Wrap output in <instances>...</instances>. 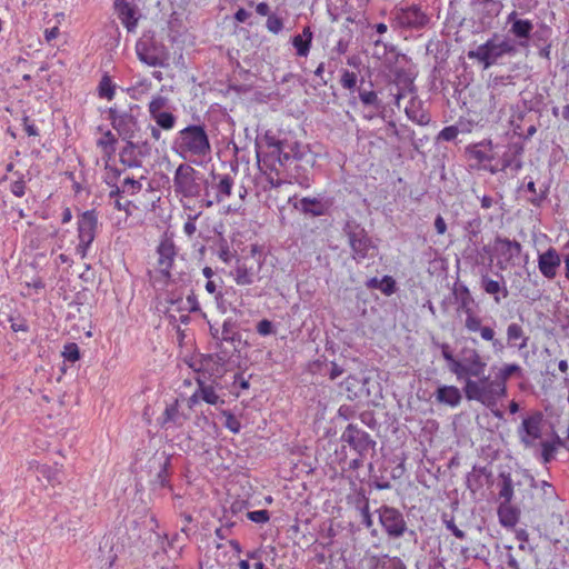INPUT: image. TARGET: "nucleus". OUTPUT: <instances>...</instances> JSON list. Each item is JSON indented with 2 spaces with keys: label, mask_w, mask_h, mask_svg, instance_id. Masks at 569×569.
I'll list each match as a JSON object with an SVG mask.
<instances>
[{
  "label": "nucleus",
  "mask_w": 569,
  "mask_h": 569,
  "mask_svg": "<svg viewBox=\"0 0 569 569\" xmlns=\"http://www.w3.org/2000/svg\"><path fill=\"white\" fill-rule=\"evenodd\" d=\"M303 156L305 150L300 142L278 140L266 134L264 144L257 157L259 168L270 186V199L277 200L280 189L288 184H298L302 189L310 188V178L300 172L297 163Z\"/></svg>",
  "instance_id": "nucleus-1"
},
{
  "label": "nucleus",
  "mask_w": 569,
  "mask_h": 569,
  "mask_svg": "<svg viewBox=\"0 0 569 569\" xmlns=\"http://www.w3.org/2000/svg\"><path fill=\"white\" fill-rule=\"evenodd\" d=\"M176 151L184 160L196 162L208 157L211 146L208 134L202 126L191 124L178 132Z\"/></svg>",
  "instance_id": "nucleus-2"
},
{
  "label": "nucleus",
  "mask_w": 569,
  "mask_h": 569,
  "mask_svg": "<svg viewBox=\"0 0 569 569\" xmlns=\"http://www.w3.org/2000/svg\"><path fill=\"white\" fill-rule=\"evenodd\" d=\"M176 257L174 242L167 237L162 238L156 248V260L148 270L150 282L154 287H167L170 283Z\"/></svg>",
  "instance_id": "nucleus-3"
},
{
  "label": "nucleus",
  "mask_w": 569,
  "mask_h": 569,
  "mask_svg": "<svg viewBox=\"0 0 569 569\" xmlns=\"http://www.w3.org/2000/svg\"><path fill=\"white\" fill-rule=\"evenodd\" d=\"M465 397L469 401H477L485 407L492 409L498 401L506 397L502 383H498L496 379L491 380L488 376L475 379H467L463 385Z\"/></svg>",
  "instance_id": "nucleus-4"
},
{
  "label": "nucleus",
  "mask_w": 569,
  "mask_h": 569,
  "mask_svg": "<svg viewBox=\"0 0 569 569\" xmlns=\"http://www.w3.org/2000/svg\"><path fill=\"white\" fill-rule=\"evenodd\" d=\"M498 40V36L495 34L485 43L478 46L475 50H470L468 52V58L477 60L482 64L483 69H488L496 64L503 56L513 54L516 52L515 46L509 40Z\"/></svg>",
  "instance_id": "nucleus-5"
},
{
  "label": "nucleus",
  "mask_w": 569,
  "mask_h": 569,
  "mask_svg": "<svg viewBox=\"0 0 569 569\" xmlns=\"http://www.w3.org/2000/svg\"><path fill=\"white\" fill-rule=\"evenodd\" d=\"M98 229V214L96 210H87L78 217V243L74 253L81 259L87 258L88 251L96 239Z\"/></svg>",
  "instance_id": "nucleus-6"
},
{
  "label": "nucleus",
  "mask_w": 569,
  "mask_h": 569,
  "mask_svg": "<svg viewBox=\"0 0 569 569\" xmlns=\"http://www.w3.org/2000/svg\"><path fill=\"white\" fill-rule=\"evenodd\" d=\"M173 188L177 196L197 198L201 192L200 173L190 164L181 163L173 176Z\"/></svg>",
  "instance_id": "nucleus-7"
},
{
  "label": "nucleus",
  "mask_w": 569,
  "mask_h": 569,
  "mask_svg": "<svg viewBox=\"0 0 569 569\" xmlns=\"http://www.w3.org/2000/svg\"><path fill=\"white\" fill-rule=\"evenodd\" d=\"M250 253L251 257H246L242 260L237 261L233 271V279L238 286H250L260 280L259 272L263 262L260 257L256 258L258 247L252 246Z\"/></svg>",
  "instance_id": "nucleus-8"
},
{
  "label": "nucleus",
  "mask_w": 569,
  "mask_h": 569,
  "mask_svg": "<svg viewBox=\"0 0 569 569\" xmlns=\"http://www.w3.org/2000/svg\"><path fill=\"white\" fill-rule=\"evenodd\" d=\"M520 252L521 244L518 241L501 237L495 239L491 249L492 257L496 259V264L500 270H508L513 267Z\"/></svg>",
  "instance_id": "nucleus-9"
},
{
  "label": "nucleus",
  "mask_w": 569,
  "mask_h": 569,
  "mask_svg": "<svg viewBox=\"0 0 569 569\" xmlns=\"http://www.w3.org/2000/svg\"><path fill=\"white\" fill-rule=\"evenodd\" d=\"M487 363L478 351L472 350L470 356L455 363V376L458 380L480 378L485 376Z\"/></svg>",
  "instance_id": "nucleus-10"
},
{
  "label": "nucleus",
  "mask_w": 569,
  "mask_h": 569,
  "mask_svg": "<svg viewBox=\"0 0 569 569\" xmlns=\"http://www.w3.org/2000/svg\"><path fill=\"white\" fill-rule=\"evenodd\" d=\"M379 520L391 538H400L407 530V523L402 513L396 508L383 506L379 509Z\"/></svg>",
  "instance_id": "nucleus-11"
},
{
  "label": "nucleus",
  "mask_w": 569,
  "mask_h": 569,
  "mask_svg": "<svg viewBox=\"0 0 569 569\" xmlns=\"http://www.w3.org/2000/svg\"><path fill=\"white\" fill-rule=\"evenodd\" d=\"M341 440L348 443L360 457L375 445L368 432L352 423L346 427Z\"/></svg>",
  "instance_id": "nucleus-12"
},
{
  "label": "nucleus",
  "mask_w": 569,
  "mask_h": 569,
  "mask_svg": "<svg viewBox=\"0 0 569 569\" xmlns=\"http://www.w3.org/2000/svg\"><path fill=\"white\" fill-rule=\"evenodd\" d=\"M465 312V328L467 329V331L470 333L479 332L482 340L491 342L495 349L501 350L502 345L499 340L495 338L496 331L493 330V328L489 326H481V318L478 317L471 308H467Z\"/></svg>",
  "instance_id": "nucleus-13"
},
{
  "label": "nucleus",
  "mask_w": 569,
  "mask_h": 569,
  "mask_svg": "<svg viewBox=\"0 0 569 569\" xmlns=\"http://www.w3.org/2000/svg\"><path fill=\"white\" fill-rule=\"evenodd\" d=\"M348 237L353 259L357 261L366 259L369 254V250L372 249L373 246L365 229L349 232Z\"/></svg>",
  "instance_id": "nucleus-14"
},
{
  "label": "nucleus",
  "mask_w": 569,
  "mask_h": 569,
  "mask_svg": "<svg viewBox=\"0 0 569 569\" xmlns=\"http://www.w3.org/2000/svg\"><path fill=\"white\" fill-rule=\"evenodd\" d=\"M398 19L402 26L415 29L423 28L429 22L427 13L416 4L402 8Z\"/></svg>",
  "instance_id": "nucleus-15"
},
{
  "label": "nucleus",
  "mask_w": 569,
  "mask_h": 569,
  "mask_svg": "<svg viewBox=\"0 0 569 569\" xmlns=\"http://www.w3.org/2000/svg\"><path fill=\"white\" fill-rule=\"evenodd\" d=\"M541 422L542 415L540 412H536L522 420L520 432H523V435H521V442L526 447L532 446L535 440L541 437Z\"/></svg>",
  "instance_id": "nucleus-16"
},
{
  "label": "nucleus",
  "mask_w": 569,
  "mask_h": 569,
  "mask_svg": "<svg viewBox=\"0 0 569 569\" xmlns=\"http://www.w3.org/2000/svg\"><path fill=\"white\" fill-rule=\"evenodd\" d=\"M560 263V256L555 248H549L546 252L539 254L538 268L547 279H553L557 276Z\"/></svg>",
  "instance_id": "nucleus-17"
},
{
  "label": "nucleus",
  "mask_w": 569,
  "mask_h": 569,
  "mask_svg": "<svg viewBox=\"0 0 569 569\" xmlns=\"http://www.w3.org/2000/svg\"><path fill=\"white\" fill-rule=\"evenodd\" d=\"M114 9L121 23L129 32L134 31L138 18L136 17V6L129 0H116Z\"/></svg>",
  "instance_id": "nucleus-18"
},
{
  "label": "nucleus",
  "mask_w": 569,
  "mask_h": 569,
  "mask_svg": "<svg viewBox=\"0 0 569 569\" xmlns=\"http://www.w3.org/2000/svg\"><path fill=\"white\" fill-rule=\"evenodd\" d=\"M136 52L139 60L150 67H162L164 57L147 41H138Z\"/></svg>",
  "instance_id": "nucleus-19"
},
{
  "label": "nucleus",
  "mask_w": 569,
  "mask_h": 569,
  "mask_svg": "<svg viewBox=\"0 0 569 569\" xmlns=\"http://www.w3.org/2000/svg\"><path fill=\"white\" fill-rule=\"evenodd\" d=\"M499 523L505 528H515L520 518V510L511 503H500L497 509Z\"/></svg>",
  "instance_id": "nucleus-20"
},
{
  "label": "nucleus",
  "mask_w": 569,
  "mask_h": 569,
  "mask_svg": "<svg viewBox=\"0 0 569 569\" xmlns=\"http://www.w3.org/2000/svg\"><path fill=\"white\" fill-rule=\"evenodd\" d=\"M406 116L419 126H427L430 122V114L422 108L421 100L410 99L405 108Z\"/></svg>",
  "instance_id": "nucleus-21"
},
{
  "label": "nucleus",
  "mask_w": 569,
  "mask_h": 569,
  "mask_svg": "<svg viewBox=\"0 0 569 569\" xmlns=\"http://www.w3.org/2000/svg\"><path fill=\"white\" fill-rule=\"evenodd\" d=\"M462 396L456 386H440L436 391V400L439 403L450 407H457L461 402Z\"/></svg>",
  "instance_id": "nucleus-22"
},
{
  "label": "nucleus",
  "mask_w": 569,
  "mask_h": 569,
  "mask_svg": "<svg viewBox=\"0 0 569 569\" xmlns=\"http://www.w3.org/2000/svg\"><path fill=\"white\" fill-rule=\"evenodd\" d=\"M516 16L517 13L515 11L508 16V22L512 21L510 31L516 38L528 40L533 29V24L528 19H516Z\"/></svg>",
  "instance_id": "nucleus-23"
},
{
  "label": "nucleus",
  "mask_w": 569,
  "mask_h": 569,
  "mask_svg": "<svg viewBox=\"0 0 569 569\" xmlns=\"http://www.w3.org/2000/svg\"><path fill=\"white\" fill-rule=\"evenodd\" d=\"M143 177H140L139 179H136L133 177H126L119 186H114L112 188V194H118V192H121L126 197H134L141 192L143 187Z\"/></svg>",
  "instance_id": "nucleus-24"
},
{
  "label": "nucleus",
  "mask_w": 569,
  "mask_h": 569,
  "mask_svg": "<svg viewBox=\"0 0 569 569\" xmlns=\"http://www.w3.org/2000/svg\"><path fill=\"white\" fill-rule=\"evenodd\" d=\"M187 420V417L179 411V403L176 400L173 403L167 406L163 412L162 425L166 428L170 427H182Z\"/></svg>",
  "instance_id": "nucleus-25"
},
{
  "label": "nucleus",
  "mask_w": 569,
  "mask_h": 569,
  "mask_svg": "<svg viewBox=\"0 0 569 569\" xmlns=\"http://www.w3.org/2000/svg\"><path fill=\"white\" fill-rule=\"evenodd\" d=\"M312 38L313 34L310 27H305L302 33L292 38V46L295 47L298 57H307L309 54Z\"/></svg>",
  "instance_id": "nucleus-26"
},
{
  "label": "nucleus",
  "mask_w": 569,
  "mask_h": 569,
  "mask_svg": "<svg viewBox=\"0 0 569 569\" xmlns=\"http://www.w3.org/2000/svg\"><path fill=\"white\" fill-rule=\"evenodd\" d=\"M507 340L508 343L518 349H523L528 345V337L525 333L523 328L516 322H512L507 328Z\"/></svg>",
  "instance_id": "nucleus-27"
},
{
  "label": "nucleus",
  "mask_w": 569,
  "mask_h": 569,
  "mask_svg": "<svg viewBox=\"0 0 569 569\" xmlns=\"http://www.w3.org/2000/svg\"><path fill=\"white\" fill-rule=\"evenodd\" d=\"M293 207L303 213H310L312 216L323 214V207L317 198L305 197L293 202Z\"/></svg>",
  "instance_id": "nucleus-28"
},
{
  "label": "nucleus",
  "mask_w": 569,
  "mask_h": 569,
  "mask_svg": "<svg viewBox=\"0 0 569 569\" xmlns=\"http://www.w3.org/2000/svg\"><path fill=\"white\" fill-rule=\"evenodd\" d=\"M109 199L113 201V207L116 210L124 212L126 218L130 217L137 209V206L133 203V201L128 199V197L121 192H118V194H112V189L109 192Z\"/></svg>",
  "instance_id": "nucleus-29"
},
{
  "label": "nucleus",
  "mask_w": 569,
  "mask_h": 569,
  "mask_svg": "<svg viewBox=\"0 0 569 569\" xmlns=\"http://www.w3.org/2000/svg\"><path fill=\"white\" fill-rule=\"evenodd\" d=\"M240 339L241 335L237 330L236 321L231 318L226 319L221 327L220 345L222 342L234 343L236 341H240Z\"/></svg>",
  "instance_id": "nucleus-30"
},
{
  "label": "nucleus",
  "mask_w": 569,
  "mask_h": 569,
  "mask_svg": "<svg viewBox=\"0 0 569 569\" xmlns=\"http://www.w3.org/2000/svg\"><path fill=\"white\" fill-rule=\"evenodd\" d=\"M197 382L199 396L201 397L202 401L212 406H216L218 403H224V401L220 399L219 395L216 392V389L212 386L206 385L202 380L199 379L197 380Z\"/></svg>",
  "instance_id": "nucleus-31"
},
{
  "label": "nucleus",
  "mask_w": 569,
  "mask_h": 569,
  "mask_svg": "<svg viewBox=\"0 0 569 569\" xmlns=\"http://www.w3.org/2000/svg\"><path fill=\"white\" fill-rule=\"evenodd\" d=\"M521 371L520 366L516 363H506L497 371L495 379L500 385L503 386L505 395L507 396V381L516 373Z\"/></svg>",
  "instance_id": "nucleus-32"
},
{
  "label": "nucleus",
  "mask_w": 569,
  "mask_h": 569,
  "mask_svg": "<svg viewBox=\"0 0 569 569\" xmlns=\"http://www.w3.org/2000/svg\"><path fill=\"white\" fill-rule=\"evenodd\" d=\"M116 144L117 138L110 130L103 131L101 137L97 140L98 148H100L106 156H111L116 151Z\"/></svg>",
  "instance_id": "nucleus-33"
},
{
  "label": "nucleus",
  "mask_w": 569,
  "mask_h": 569,
  "mask_svg": "<svg viewBox=\"0 0 569 569\" xmlns=\"http://www.w3.org/2000/svg\"><path fill=\"white\" fill-rule=\"evenodd\" d=\"M37 471L42 476L51 486L61 483L60 469L49 465H41L37 467Z\"/></svg>",
  "instance_id": "nucleus-34"
},
{
  "label": "nucleus",
  "mask_w": 569,
  "mask_h": 569,
  "mask_svg": "<svg viewBox=\"0 0 569 569\" xmlns=\"http://www.w3.org/2000/svg\"><path fill=\"white\" fill-rule=\"evenodd\" d=\"M162 130L170 131L174 128L177 118L172 112L163 111L151 118Z\"/></svg>",
  "instance_id": "nucleus-35"
},
{
  "label": "nucleus",
  "mask_w": 569,
  "mask_h": 569,
  "mask_svg": "<svg viewBox=\"0 0 569 569\" xmlns=\"http://www.w3.org/2000/svg\"><path fill=\"white\" fill-rule=\"evenodd\" d=\"M483 290L491 296H495L496 302H500V298L497 296L499 292H503V297L508 296V290L500 284L499 281L485 277L482 279Z\"/></svg>",
  "instance_id": "nucleus-36"
},
{
  "label": "nucleus",
  "mask_w": 569,
  "mask_h": 569,
  "mask_svg": "<svg viewBox=\"0 0 569 569\" xmlns=\"http://www.w3.org/2000/svg\"><path fill=\"white\" fill-rule=\"evenodd\" d=\"M116 93V86L108 74H104L98 86V94L100 98L112 100Z\"/></svg>",
  "instance_id": "nucleus-37"
},
{
  "label": "nucleus",
  "mask_w": 569,
  "mask_h": 569,
  "mask_svg": "<svg viewBox=\"0 0 569 569\" xmlns=\"http://www.w3.org/2000/svg\"><path fill=\"white\" fill-rule=\"evenodd\" d=\"M233 179L230 176H223L217 184V201L221 202L231 196Z\"/></svg>",
  "instance_id": "nucleus-38"
},
{
  "label": "nucleus",
  "mask_w": 569,
  "mask_h": 569,
  "mask_svg": "<svg viewBox=\"0 0 569 569\" xmlns=\"http://www.w3.org/2000/svg\"><path fill=\"white\" fill-rule=\"evenodd\" d=\"M467 152L469 153L470 158L477 160L479 163L491 160L488 150L482 143L468 147Z\"/></svg>",
  "instance_id": "nucleus-39"
},
{
  "label": "nucleus",
  "mask_w": 569,
  "mask_h": 569,
  "mask_svg": "<svg viewBox=\"0 0 569 569\" xmlns=\"http://www.w3.org/2000/svg\"><path fill=\"white\" fill-rule=\"evenodd\" d=\"M499 498L502 500L500 503H511L513 498V483L509 476L502 479Z\"/></svg>",
  "instance_id": "nucleus-40"
},
{
  "label": "nucleus",
  "mask_w": 569,
  "mask_h": 569,
  "mask_svg": "<svg viewBox=\"0 0 569 569\" xmlns=\"http://www.w3.org/2000/svg\"><path fill=\"white\" fill-rule=\"evenodd\" d=\"M557 445H562V441L559 438H557V442H541V459L543 463H549L555 458Z\"/></svg>",
  "instance_id": "nucleus-41"
},
{
  "label": "nucleus",
  "mask_w": 569,
  "mask_h": 569,
  "mask_svg": "<svg viewBox=\"0 0 569 569\" xmlns=\"http://www.w3.org/2000/svg\"><path fill=\"white\" fill-rule=\"evenodd\" d=\"M167 103L168 99L166 97L160 94L152 97L148 103V112L150 118H152L154 114L166 111L164 108L167 107Z\"/></svg>",
  "instance_id": "nucleus-42"
},
{
  "label": "nucleus",
  "mask_w": 569,
  "mask_h": 569,
  "mask_svg": "<svg viewBox=\"0 0 569 569\" xmlns=\"http://www.w3.org/2000/svg\"><path fill=\"white\" fill-rule=\"evenodd\" d=\"M379 290L386 295L391 296L396 292V281L391 276H383L379 281Z\"/></svg>",
  "instance_id": "nucleus-43"
},
{
  "label": "nucleus",
  "mask_w": 569,
  "mask_h": 569,
  "mask_svg": "<svg viewBox=\"0 0 569 569\" xmlns=\"http://www.w3.org/2000/svg\"><path fill=\"white\" fill-rule=\"evenodd\" d=\"M62 356L70 362H76L80 359L79 347L74 342L67 343L63 347Z\"/></svg>",
  "instance_id": "nucleus-44"
},
{
  "label": "nucleus",
  "mask_w": 569,
  "mask_h": 569,
  "mask_svg": "<svg viewBox=\"0 0 569 569\" xmlns=\"http://www.w3.org/2000/svg\"><path fill=\"white\" fill-rule=\"evenodd\" d=\"M358 81V76L353 71L343 70L340 79V83L345 89L352 90L355 89Z\"/></svg>",
  "instance_id": "nucleus-45"
},
{
  "label": "nucleus",
  "mask_w": 569,
  "mask_h": 569,
  "mask_svg": "<svg viewBox=\"0 0 569 569\" xmlns=\"http://www.w3.org/2000/svg\"><path fill=\"white\" fill-rule=\"evenodd\" d=\"M222 415L226 417L224 427L232 433H238L241 429L239 419L230 411H223Z\"/></svg>",
  "instance_id": "nucleus-46"
},
{
  "label": "nucleus",
  "mask_w": 569,
  "mask_h": 569,
  "mask_svg": "<svg viewBox=\"0 0 569 569\" xmlns=\"http://www.w3.org/2000/svg\"><path fill=\"white\" fill-rule=\"evenodd\" d=\"M459 134V128L456 126H448L445 127L437 136L438 140L441 141H452L455 140Z\"/></svg>",
  "instance_id": "nucleus-47"
},
{
  "label": "nucleus",
  "mask_w": 569,
  "mask_h": 569,
  "mask_svg": "<svg viewBox=\"0 0 569 569\" xmlns=\"http://www.w3.org/2000/svg\"><path fill=\"white\" fill-rule=\"evenodd\" d=\"M247 518L256 523H266L270 520V513L268 510H254L247 513Z\"/></svg>",
  "instance_id": "nucleus-48"
},
{
  "label": "nucleus",
  "mask_w": 569,
  "mask_h": 569,
  "mask_svg": "<svg viewBox=\"0 0 569 569\" xmlns=\"http://www.w3.org/2000/svg\"><path fill=\"white\" fill-rule=\"evenodd\" d=\"M266 26L267 29L274 34L279 33L283 29L282 19L274 14L268 17Z\"/></svg>",
  "instance_id": "nucleus-49"
},
{
  "label": "nucleus",
  "mask_w": 569,
  "mask_h": 569,
  "mask_svg": "<svg viewBox=\"0 0 569 569\" xmlns=\"http://www.w3.org/2000/svg\"><path fill=\"white\" fill-rule=\"evenodd\" d=\"M26 189H27V186H26V181H24L23 177H19L17 180H14L10 183V191L16 197H19V198L23 197L26 194Z\"/></svg>",
  "instance_id": "nucleus-50"
},
{
  "label": "nucleus",
  "mask_w": 569,
  "mask_h": 569,
  "mask_svg": "<svg viewBox=\"0 0 569 569\" xmlns=\"http://www.w3.org/2000/svg\"><path fill=\"white\" fill-rule=\"evenodd\" d=\"M257 332L260 335V336H269L273 332V325L270 320L268 319H262L260 320L258 323H257Z\"/></svg>",
  "instance_id": "nucleus-51"
},
{
  "label": "nucleus",
  "mask_w": 569,
  "mask_h": 569,
  "mask_svg": "<svg viewBox=\"0 0 569 569\" xmlns=\"http://www.w3.org/2000/svg\"><path fill=\"white\" fill-rule=\"evenodd\" d=\"M359 380L355 376H348L343 382L345 389L348 392V397L352 398V395L356 396L355 388H357Z\"/></svg>",
  "instance_id": "nucleus-52"
},
{
  "label": "nucleus",
  "mask_w": 569,
  "mask_h": 569,
  "mask_svg": "<svg viewBox=\"0 0 569 569\" xmlns=\"http://www.w3.org/2000/svg\"><path fill=\"white\" fill-rule=\"evenodd\" d=\"M359 98L363 104L373 106L378 103V96L372 90L360 92Z\"/></svg>",
  "instance_id": "nucleus-53"
},
{
  "label": "nucleus",
  "mask_w": 569,
  "mask_h": 569,
  "mask_svg": "<svg viewBox=\"0 0 569 569\" xmlns=\"http://www.w3.org/2000/svg\"><path fill=\"white\" fill-rule=\"evenodd\" d=\"M22 120H23V129L29 137L39 136L38 127L32 121H30L29 117L24 116Z\"/></svg>",
  "instance_id": "nucleus-54"
},
{
  "label": "nucleus",
  "mask_w": 569,
  "mask_h": 569,
  "mask_svg": "<svg viewBox=\"0 0 569 569\" xmlns=\"http://www.w3.org/2000/svg\"><path fill=\"white\" fill-rule=\"evenodd\" d=\"M110 119L112 121V126L114 129L119 130L120 126L126 121H132V117L131 116H120V117H117L116 116V111L113 109H110Z\"/></svg>",
  "instance_id": "nucleus-55"
},
{
  "label": "nucleus",
  "mask_w": 569,
  "mask_h": 569,
  "mask_svg": "<svg viewBox=\"0 0 569 569\" xmlns=\"http://www.w3.org/2000/svg\"><path fill=\"white\" fill-rule=\"evenodd\" d=\"M198 216H194V217H189L188 220L184 222L183 224V232L189 237L191 238L196 231H197V226H196V219H197Z\"/></svg>",
  "instance_id": "nucleus-56"
},
{
  "label": "nucleus",
  "mask_w": 569,
  "mask_h": 569,
  "mask_svg": "<svg viewBox=\"0 0 569 569\" xmlns=\"http://www.w3.org/2000/svg\"><path fill=\"white\" fill-rule=\"evenodd\" d=\"M459 128V133H470L475 127L473 121L460 118L456 124Z\"/></svg>",
  "instance_id": "nucleus-57"
},
{
  "label": "nucleus",
  "mask_w": 569,
  "mask_h": 569,
  "mask_svg": "<svg viewBox=\"0 0 569 569\" xmlns=\"http://www.w3.org/2000/svg\"><path fill=\"white\" fill-rule=\"evenodd\" d=\"M11 321V329L13 332H27L29 330V326L27 323L26 320L21 319L19 321H13V320H10Z\"/></svg>",
  "instance_id": "nucleus-58"
},
{
  "label": "nucleus",
  "mask_w": 569,
  "mask_h": 569,
  "mask_svg": "<svg viewBox=\"0 0 569 569\" xmlns=\"http://www.w3.org/2000/svg\"><path fill=\"white\" fill-rule=\"evenodd\" d=\"M442 357L448 361L449 370L455 375V363L461 362V360L456 359L449 350H443Z\"/></svg>",
  "instance_id": "nucleus-59"
},
{
  "label": "nucleus",
  "mask_w": 569,
  "mask_h": 569,
  "mask_svg": "<svg viewBox=\"0 0 569 569\" xmlns=\"http://www.w3.org/2000/svg\"><path fill=\"white\" fill-rule=\"evenodd\" d=\"M435 228L438 234H445L447 231V223L441 216H437L435 219Z\"/></svg>",
  "instance_id": "nucleus-60"
},
{
  "label": "nucleus",
  "mask_w": 569,
  "mask_h": 569,
  "mask_svg": "<svg viewBox=\"0 0 569 569\" xmlns=\"http://www.w3.org/2000/svg\"><path fill=\"white\" fill-rule=\"evenodd\" d=\"M59 33H60V30L57 26L52 27V28H48L44 30V39L47 42H50V41L54 40L56 38H58Z\"/></svg>",
  "instance_id": "nucleus-61"
},
{
  "label": "nucleus",
  "mask_w": 569,
  "mask_h": 569,
  "mask_svg": "<svg viewBox=\"0 0 569 569\" xmlns=\"http://www.w3.org/2000/svg\"><path fill=\"white\" fill-rule=\"evenodd\" d=\"M447 528L452 532V535L458 539H463L466 537L465 532L459 529L453 521H449L447 523Z\"/></svg>",
  "instance_id": "nucleus-62"
},
{
  "label": "nucleus",
  "mask_w": 569,
  "mask_h": 569,
  "mask_svg": "<svg viewBox=\"0 0 569 569\" xmlns=\"http://www.w3.org/2000/svg\"><path fill=\"white\" fill-rule=\"evenodd\" d=\"M516 538L521 541L520 549L525 548V543L528 542L529 535L525 529H519L516 531Z\"/></svg>",
  "instance_id": "nucleus-63"
},
{
  "label": "nucleus",
  "mask_w": 569,
  "mask_h": 569,
  "mask_svg": "<svg viewBox=\"0 0 569 569\" xmlns=\"http://www.w3.org/2000/svg\"><path fill=\"white\" fill-rule=\"evenodd\" d=\"M149 129H150V134H151V138L153 139V141H156V142L163 141L162 134H161V128H159L158 126H150Z\"/></svg>",
  "instance_id": "nucleus-64"
}]
</instances>
